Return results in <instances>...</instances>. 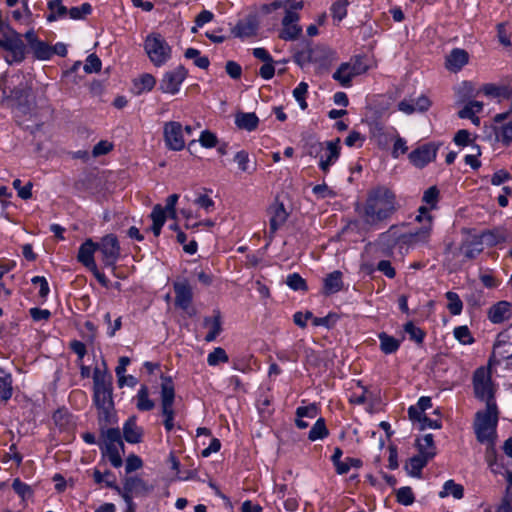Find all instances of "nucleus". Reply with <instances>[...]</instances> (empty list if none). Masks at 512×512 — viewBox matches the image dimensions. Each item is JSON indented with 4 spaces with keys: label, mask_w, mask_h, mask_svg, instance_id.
I'll use <instances>...</instances> for the list:
<instances>
[{
    "label": "nucleus",
    "mask_w": 512,
    "mask_h": 512,
    "mask_svg": "<svg viewBox=\"0 0 512 512\" xmlns=\"http://www.w3.org/2000/svg\"><path fill=\"white\" fill-rule=\"evenodd\" d=\"M396 211L395 193L386 186H378L368 193L363 208V219L368 225L376 226L388 220Z\"/></svg>",
    "instance_id": "f257e3e1"
},
{
    "label": "nucleus",
    "mask_w": 512,
    "mask_h": 512,
    "mask_svg": "<svg viewBox=\"0 0 512 512\" xmlns=\"http://www.w3.org/2000/svg\"><path fill=\"white\" fill-rule=\"evenodd\" d=\"M112 376L106 371L95 368L93 373V401L99 410L100 417L110 422L114 410L112 396Z\"/></svg>",
    "instance_id": "f03ea898"
},
{
    "label": "nucleus",
    "mask_w": 512,
    "mask_h": 512,
    "mask_svg": "<svg viewBox=\"0 0 512 512\" xmlns=\"http://www.w3.org/2000/svg\"><path fill=\"white\" fill-rule=\"evenodd\" d=\"M498 422V409L496 404H489L484 411L476 413L474 430L480 443H486L487 447H495L496 427Z\"/></svg>",
    "instance_id": "7ed1b4c3"
},
{
    "label": "nucleus",
    "mask_w": 512,
    "mask_h": 512,
    "mask_svg": "<svg viewBox=\"0 0 512 512\" xmlns=\"http://www.w3.org/2000/svg\"><path fill=\"white\" fill-rule=\"evenodd\" d=\"M368 69L366 57L357 55L352 57L349 62L342 63L333 73L332 78L339 82L341 86L350 87L352 79L366 73Z\"/></svg>",
    "instance_id": "20e7f679"
},
{
    "label": "nucleus",
    "mask_w": 512,
    "mask_h": 512,
    "mask_svg": "<svg viewBox=\"0 0 512 512\" xmlns=\"http://www.w3.org/2000/svg\"><path fill=\"white\" fill-rule=\"evenodd\" d=\"M162 384H161V414L164 417V428L167 432H171L174 427V400H175V390L174 385L169 377L162 376Z\"/></svg>",
    "instance_id": "39448f33"
},
{
    "label": "nucleus",
    "mask_w": 512,
    "mask_h": 512,
    "mask_svg": "<svg viewBox=\"0 0 512 512\" xmlns=\"http://www.w3.org/2000/svg\"><path fill=\"white\" fill-rule=\"evenodd\" d=\"M0 48L7 52L4 59L9 65L21 63L25 59L26 46L21 35L15 30L0 36Z\"/></svg>",
    "instance_id": "423d86ee"
},
{
    "label": "nucleus",
    "mask_w": 512,
    "mask_h": 512,
    "mask_svg": "<svg viewBox=\"0 0 512 512\" xmlns=\"http://www.w3.org/2000/svg\"><path fill=\"white\" fill-rule=\"evenodd\" d=\"M144 49L155 66H162L171 58V47L160 34L148 35Z\"/></svg>",
    "instance_id": "0eeeda50"
},
{
    "label": "nucleus",
    "mask_w": 512,
    "mask_h": 512,
    "mask_svg": "<svg viewBox=\"0 0 512 512\" xmlns=\"http://www.w3.org/2000/svg\"><path fill=\"white\" fill-rule=\"evenodd\" d=\"M473 389L476 398L489 404H496L489 368L479 367L473 374Z\"/></svg>",
    "instance_id": "6e6552de"
},
{
    "label": "nucleus",
    "mask_w": 512,
    "mask_h": 512,
    "mask_svg": "<svg viewBox=\"0 0 512 512\" xmlns=\"http://www.w3.org/2000/svg\"><path fill=\"white\" fill-rule=\"evenodd\" d=\"M404 226L405 225L390 226V228L387 231L379 235V245H381L385 249L392 250L395 246L399 244H413L421 242L418 238H416L415 232L403 233L402 227Z\"/></svg>",
    "instance_id": "1a4fd4ad"
},
{
    "label": "nucleus",
    "mask_w": 512,
    "mask_h": 512,
    "mask_svg": "<svg viewBox=\"0 0 512 512\" xmlns=\"http://www.w3.org/2000/svg\"><path fill=\"white\" fill-rule=\"evenodd\" d=\"M98 250L102 255V261L105 267L115 268V264L120 257V245L114 234L104 236L100 243H97Z\"/></svg>",
    "instance_id": "9d476101"
},
{
    "label": "nucleus",
    "mask_w": 512,
    "mask_h": 512,
    "mask_svg": "<svg viewBox=\"0 0 512 512\" xmlns=\"http://www.w3.org/2000/svg\"><path fill=\"white\" fill-rule=\"evenodd\" d=\"M163 138L169 150L181 151L185 147L183 126L180 122H166L163 126Z\"/></svg>",
    "instance_id": "9b49d317"
},
{
    "label": "nucleus",
    "mask_w": 512,
    "mask_h": 512,
    "mask_svg": "<svg viewBox=\"0 0 512 512\" xmlns=\"http://www.w3.org/2000/svg\"><path fill=\"white\" fill-rule=\"evenodd\" d=\"M173 288L175 292V305L184 310L189 316H193L196 311L191 305L193 292L188 281L175 282Z\"/></svg>",
    "instance_id": "f8f14e48"
},
{
    "label": "nucleus",
    "mask_w": 512,
    "mask_h": 512,
    "mask_svg": "<svg viewBox=\"0 0 512 512\" xmlns=\"http://www.w3.org/2000/svg\"><path fill=\"white\" fill-rule=\"evenodd\" d=\"M186 77L187 70L182 65L172 71L166 72L160 82L161 91L164 93L176 94Z\"/></svg>",
    "instance_id": "ddd939ff"
},
{
    "label": "nucleus",
    "mask_w": 512,
    "mask_h": 512,
    "mask_svg": "<svg viewBox=\"0 0 512 512\" xmlns=\"http://www.w3.org/2000/svg\"><path fill=\"white\" fill-rule=\"evenodd\" d=\"M152 490L143 479L137 476L127 477L124 480L123 488H121L120 495L125 502H131L132 494H145Z\"/></svg>",
    "instance_id": "4468645a"
},
{
    "label": "nucleus",
    "mask_w": 512,
    "mask_h": 512,
    "mask_svg": "<svg viewBox=\"0 0 512 512\" xmlns=\"http://www.w3.org/2000/svg\"><path fill=\"white\" fill-rule=\"evenodd\" d=\"M340 138H336L333 141H327L324 145V154L321 153L319 168L324 173H327L332 165L336 163V161L340 157Z\"/></svg>",
    "instance_id": "2eb2a0df"
},
{
    "label": "nucleus",
    "mask_w": 512,
    "mask_h": 512,
    "mask_svg": "<svg viewBox=\"0 0 512 512\" xmlns=\"http://www.w3.org/2000/svg\"><path fill=\"white\" fill-rule=\"evenodd\" d=\"M259 27V20L256 14H249L240 19L232 28L231 32L235 37L247 38L256 35Z\"/></svg>",
    "instance_id": "dca6fc26"
},
{
    "label": "nucleus",
    "mask_w": 512,
    "mask_h": 512,
    "mask_svg": "<svg viewBox=\"0 0 512 512\" xmlns=\"http://www.w3.org/2000/svg\"><path fill=\"white\" fill-rule=\"evenodd\" d=\"M437 150V145L427 143L412 151L409 155V159L415 166L424 167L436 158Z\"/></svg>",
    "instance_id": "f3484780"
},
{
    "label": "nucleus",
    "mask_w": 512,
    "mask_h": 512,
    "mask_svg": "<svg viewBox=\"0 0 512 512\" xmlns=\"http://www.w3.org/2000/svg\"><path fill=\"white\" fill-rule=\"evenodd\" d=\"M299 14H288L282 19V29L279 38L285 41H294L302 33V27L298 24Z\"/></svg>",
    "instance_id": "a211bd4d"
},
{
    "label": "nucleus",
    "mask_w": 512,
    "mask_h": 512,
    "mask_svg": "<svg viewBox=\"0 0 512 512\" xmlns=\"http://www.w3.org/2000/svg\"><path fill=\"white\" fill-rule=\"evenodd\" d=\"M487 317L493 324H501L512 318V303L502 300L493 304L487 311Z\"/></svg>",
    "instance_id": "6ab92c4d"
},
{
    "label": "nucleus",
    "mask_w": 512,
    "mask_h": 512,
    "mask_svg": "<svg viewBox=\"0 0 512 512\" xmlns=\"http://www.w3.org/2000/svg\"><path fill=\"white\" fill-rule=\"evenodd\" d=\"M430 210L431 208L428 205L420 206L418 209L419 214L416 217V220L422 223V226L415 231V235L423 243L428 241L432 231L433 217L430 214Z\"/></svg>",
    "instance_id": "aec40b11"
},
{
    "label": "nucleus",
    "mask_w": 512,
    "mask_h": 512,
    "mask_svg": "<svg viewBox=\"0 0 512 512\" xmlns=\"http://www.w3.org/2000/svg\"><path fill=\"white\" fill-rule=\"evenodd\" d=\"M30 89L17 87L11 91L10 101L14 109L22 114H26L30 110Z\"/></svg>",
    "instance_id": "412c9836"
},
{
    "label": "nucleus",
    "mask_w": 512,
    "mask_h": 512,
    "mask_svg": "<svg viewBox=\"0 0 512 512\" xmlns=\"http://www.w3.org/2000/svg\"><path fill=\"white\" fill-rule=\"evenodd\" d=\"M98 250L97 243L91 239H87L81 244L78 250L77 260L86 268H95L94 253Z\"/></svg>",
    "instance_id": "4be33fe9"
},
{
    "label": "nucleus",
    "mask_w": 512,
    "mask_h": 512,
    "mask_svg": "<svg viewBox=\"0 0 512 512\" xmlns=\"http://www.w3.org/2000/svg\"><path fill=\"white\" fill-rule=\"evenodd\" d=\"M469 55L464 49L455 48L447 56L445 66L448 70L457 72L468 63Z\"/></svg>",
    "instance_id": "5701e85b"
},
{
    "label": "nucleus",
    "mask_w": 512,
    "mask_h": 512,
    "mask_svg": "<svg viewBox=\"0 0 512 512\" xmlns=\"http://www.w3.org/2000/svg\"><path fill=\"white\" fill-rule=\"evenodd\" d=\"M123 437L131 444H137L142 441L143 429L137 425L136 417H130L123 425Z\"/></svg>",
    "instance_id": "b1692460"
},
{
    "label": "nucleus",
    "mask_w": 512,
    "mask_h": 512,
    "mask_svg": "<svg viewBox=\"0 0 512 512\" xmlns=\"http://www.w3.org/2000/svg\"><path fill=\"white\" fill-rule=\"evenodd\" d=\"M215 315L213 317H205L203 319V325L206 328H209V332L205 336L206 342L214 341L219 334L222 332V322L221 315L219 311H214Z\"/></svg>",
    "instance_id": "393cba45"
},
{
    "label": "nucleus",
    "mask_w": 512,
    "mask_h": 512,
    "mask_svg": "<svg viewBox=\"0 0 512 512\" xmlns=\"http://www.w3.org/2000/svg\"><path fill=\"white\" fill-rule=\"evenodd\" d=\"M52 418L55 425L62 431H72L75 428L74 417L67 409L56 410Z\"/></svg>",
    "instance_id": "a878e982"
},
{
    "label": "nucleus",
    "mask_w": 512,
    "mask_h": 512,
    "mask_svg": "<svg viewBox=\"0 0 512 512\" xmlns=\"http://www.w3.org/2000/svg\"><path fill=\"white\" fill-rule=\"evenodd\" d=\"M323 283V293L325 295H331L341 291L343 288L342 273L338 270L329 273L324 278Z\"/></svg>",
    "instance_id": "bb28decb"
},
{
    "label": "nucleus",
    "mask_w": 512,
    "mask_h": 512,
    "mask_svg": "<svg viewBox=\"0 0 512 512\" xmlns=\"http://www.w3.org/2000/svg\"><path fill=\"white\" fill-rule=\"evenodd\" d=\"M270 214V233L274 234L279 229V227L286 222L288 215L283 204H276L272 206L270 209Z\"/></svg>",
    "instance_id": "cd10ccee"
},
{
    "label": "nucleus",
    "mask_w": 512,
    "mask_h": 512,
    "mask_svg": "<svg viewBox=\"0 0 512 512\" xmlns=\"http://www.w3.org/2000/svg\"><path fill=\"white\" fill-rule=\"evenodd\" d=\"M150 217L153 223L149 231H151L155 237H158L166 221L165 210L160 204H157L153 207Z\"/></svg>",
    "instance_id": "c85d7f7f"
},
{
    "label": "nucleus",
    "mask_w": 512,
    "mask_h": 512,
    "mask_svg": "<svg viewBox=\"0 0 512 512\" xmlns=\"http://www.w3.org/2000/svg\"><path fill=\"white\" fill-rule=\"evenodd\" d=\"M50 13L46 19L48 22H54L58 19H64L68 16V9L63 5L62 0H50L47 4Z\"/></svg>",
    "instance_id": "c756f323"
},
{
    "label": "nucleus",
    "mask_w": 512,
    "mask_h": 512,
    "mask_svg": "<svg viewBox=\"0 0 512 512\" xmlns=\"http://www.w3.org/2000/svg\"><path fill=\"white\" fill-rule=\"evenodd\" d=\"M12 383L11 374L0 368V401L7 402L12 397Z\"/></svg>",
    "instance_id": "7c9ffc66"
},
{
    "label": "nucleus",
    "mask_w": 512,
    "mask_h": 512,
    "mask_svg": "<svg viewBox=\"0 0 512 512\" xmlns=\"http://www.w3.org/2000/svg\"><path fill=\"white\" fill-rule=\"evenodd\" d=\"M259 119L255 113H238L235 118V124L240 129L253 131L257 128Z\"/></svg>",
    "instance_id": "2f4dec72"
},
{
    "label": "nucleus",
    "mask_w": 512,
    "mask_h": 512,
    "mask_svg": "<svg viewBox=\"0 0 512 512\" xmlns=\"http://www.w3.org/2000/svg\"><path fill=\"white\" fill-rule=\"evenodd\" d=\"M418 454L432 459L436 455V447L432 434H426L417 440Z\"/></svg>",
    "instance_id": "473e14b6"
},
{
    "label": "nucleus",
    "mask_w": 512,
    "mask_h": 512,
    "mask_svg": "<svg viewBox=\"0 0 512 512\" xmlns=\"http://www.w3.org/2000/svg\"><path fill=\"white\" fill-rule=\"evenodd\" d=\"M486 96L494 98H506L512 97V90L507 86H498L492 83L484 84L480 90Z\"/></svg>",
    "instance_id": "72a5a7b5"
},
{
    "label": "nucleus",
    "mask_w": 512,
    "mask_h": 512,
    "mask_svg": "<svg viewBox=\"0 0 512 512\" xmlns=\"http://www.w3.org/2000/svg\"><path fill=\"white\" fill-rule=\"evenodd\" d=\"M452 495L455 499H462L464 496V487L461 484H457L454 480H447L442 490L439 492L440 498H446Z\"/></svg>",
    "instance_id": "f704fd0d"
},
{
    "label": "nucleus",
    "mask_w": 512,
    "mask_h": 512,
    "mask_svg": "<svg viewBox=\"0 0 512 512\" xmlns=\"http://www.w3.org/2000/svg\"><path fill=\"white\" fill-rule=\"evenodd\" d=\"M136 407L140 411H150L154 408V402L149 398L148 387L142 385L136 395Z\"/></svg>",
    "instance_id": "c9c22d12"
},
{
    "label": "nucleus",
    "mask_w": 512,
    "mask_h": 512,
    "mask_svg": "<svg viewBox=\"0 0 512 512\" xmlns=\"http://www.w3.org/2000/svg\"><path fill=\"white\" fill-rule=\"evenodd\" d=\"M430 458L417 454L410 458L409 464L407 465L409 475L413 477H420L423 468L427 465Z\"/></svg>",
    "instance_id": "e433bc0d"
},
{
    "label": "nucleus",
    "mask_w": 512,
    "mask_h": 512,
    "mask_svg": "<svg viewBox=\"0 0 512 512\" xmlns=\"http://www.w3.org/2000/svg\"><path fill=\"white\" fill-rule=\"evenodd\" d=\"M101 448L104 450L103 454L107 456L113 467L119 468L122 466L123 460L120 452L124 451V445L118 447L116 445H107Z\"/></svg>",
    "instance_id": "4c0bfd02"
},
{
    "label": "nucleus",
    "mask_w": 512,
    "mask_h": 512,
    "mask_svg": "<svg viewBox=\"0 0 512 512\" xmlns=\"http://www.w3.org/2000/svg\"><path fill=\"white\" fill-rule=\"evenodd\" d=\"M380 349L385 354H393L400 347V341L386 333L379 334Z\"/></svg>",
    "instance_id": "58836bf2"
},
{
    "label": "nucleus",
    "mask_w": 512,
    "mask_h": 512,
    "mask_svg": "<svg viewBox=\"0 0 512 512\" xmlns=\"http://www.w3.org/2000/svg\"><path fill=\"white\" fill-rule=\"evenodd\" d=\"M329 431L326 427V423L324 418H319L315 422V424L312 426V428L309 431L308 439L310 441H316L320 439H324L328 436Z\"/></svg>",
    "instance_id": "ea45409f"
},
{
    "label": "nucleus",
    "mask_w": 512,
    "mask_h": 512,
    "mask_svg": "<svg viewBox=\"0 0 512 512\" xmlns=\"http://www.w3.org/2000/svg\"><path fill=\"white\" fill-rule=\"evenodd\" d=\"M486 462L493 474H502L503 464L499 462L495 447H487L485 453Z\"/></svg>",
    "instance_id": "a19ab883"
},
{
    "label": "nucleus",
    "mask_w": 512,
    "mask_h": 512,
    "mask_svg": "<svg viewBox=\"0 0 512 512\" xmlns=\"http://www.w3.org/2000/svg\"><path fill=\"white\" fill-rule=\"evenodd\" d=\"M156 84V80L151 74H143L138 79L134 80V86L137 89V93L140 94L145 91H151Z\"/></svg>",
    "instance_id": "79ce46f5"
},
{
    "label": "nucleus",
    "mask_w": 512,
    "mask_h": 512,
    "mask_svg": "<svg viewBox=\"0 0 512 512\" xmlns=\"http://www.w3.org/2000/svg\"><path fill=\"white\" fill-rule=\"evenodd\" d=\"M483 110V103L480 101H468V103L458 112L461 119L472 118Z\"/></svg>",
    "instance_id": "37998d69"
},
{
    "label": "nucleus",
    "mask_w": 512,
    "mask_h": 512,
    "mask_svg": "<svg viewBox=\"0 0 512 512\" xmlns=\"http://www.w3.org/2000/svg\"><path fill=\"white\" fill-rule=\"evenodd\" d=\"M103 445L123 446L121 432L118 428H109L102 431Z\"/></svg>",
    "instance_id": "c03bdc74"
},
{
    "label": "nucleus",
    "mask_w": 512,
    "mask_h": 512,
    "mask_svg": "<svg viewBox=\"0 0 512 512\" xmlns=\"http://www.w3.org/2000/svg\"><path fill=\"white\" fill-rule=\"evenodd\" d=\"M31 49L33 50L35 57L40 60H48L53 55L52 47L41 40L34 42V45L31 47Z\"/></svg>",
    "instance_id": "a18cd8bd"
},
{
    "label": "nucleus",
    "mask_w": 512,
    "mask_h": 512,
    "mask_svg": "<svg viewBox=\"0 0 512 512\" xmlns=\"http://www.w3.org/2000/svg\"><path fill=\"white\" fill-rule=\"evenodd\" d=\"M461 250L467 259H474L483 251V247L477 238L473 237L471 241L462 246Z\"/></svg>",
    "instance_id": "49530a36"
},
{
    "label": "nucleus",
    "mask_w": 512,
    "mask_h": 512,
    "mask_svg": "<svg viewBox=\"0 0 512 512\" xmlns=\"http://www.w3.org/2000/svg\"><path fill=\"white\" fill-rule=\"evenodd\" d=\"M342 455V450L339 447H336L333 455L331 456V461L335 466L336 472L340 475L346 474L350 470V465L348 464L347 459L342 461Z\"/></svg>",
    "instance_id": "de8ad7c7"
},
{
    "label": "nucleus",
    "mask_w": 512,
    "mask_h": 512,
    "mask_svg": "<svg viewBox=\"0 0 512 512\" xmlns=\"http://www.w3.org/2000/svg\"><path fill=\"white\" fill-rule=\"evenodd\" d=\"M185 57L187 59H193L194 64L201 68V69H207L209 67L210 61L207 56H201L200 51L195 48H188L185 51Z\"/></svg>",
    "instance_id": "09e8293b"
},
{
    "label": "nucleus",
    "mask_w": 512,
    "mask_h": 512,
    "mask_svg": "<svg viewBox=\"0 0 512 512\" xmlns=\"http://www.w3.org/2000/svg\"><path fill=\"white\" fill-rule=\"evenodd\" d=\"M478 240V242L481 243V246L483 247V244H486L487 246H495L498 243L502 242L504 238L502 235L494 232V231H484L481 235L475 236Z\"/></svg>",
    "instance_id": "8fccbe9b"
},
{
    "label": "nucleus",
    "mask_w": 512,
    "mask_h": 512,
    "mask_svg": "<svg viewBox=\"0 0 512 512\" xmlns=\"http://www.w3.org/2000/svg\"><path fill=\"white\" fill-rule=\"evenodd\" d=\"M229 361V357L226 351L222 347H216L207 356V363L209 366H216L219 363H226Z\"/></svg>",
    "instance_id": "3c124183"
},
{
    "label": "nucleus",
    "mask_w": 512,
    "mask_h": 512,
    "mask_svg": "<svg viewBox=\"0 0 512 512\" xmlns=\"http://www.w3.org/2000/svg\"><path fill=\"white\" fill-rule=\"evenodd\" d=\"M448 300L447 308L452 315H459L463 309V303L457 293L449 291L446 293Z\"/></svg>",
    "instance_id": "603ef678"
},
{
    "label": "nucleus",
    "mask_w": 512,
    "mask_h": 512,
    "mask_svg": "<svg viewBox=\"0 0 512 512\" xmlns=\"http://www.w3.org/2000/svg\"><path fill=\"white\" fill-rule=\"evenodd\" d=\"M404 331L409 335V338L417 344H422L426 333L419 327L415 326L413 322H407L404 325Z\"/></svg>",
    "instance_id": "864d4df0"
},
{
    "label": "nucleus",
    "mask_w": 512,
    "mask_h": 512,
    "mask_svg": "<svg viewBox=\"0 0 512 512\" xmlns=\"http://www.w3.org/2000/svg\"><path fill=\"white\" fill-rule=\"evenodd\" d=\"M396 500L398 503L409 506L414 503L415 497L414 493L409 486L401 487L396 492Z\"/></svg>",
    "instance_id": "5fc2aeb1"
},
{
    "label": "nucleus",
    "mask_w": 512,
    "mask_h": 512,
    "mask_svg": "<svg viewBox=\"0 0 512 512\" xmlns=\"http://www.w3.org/2000/svg\"><path fill=\"white\" fill-rule=\"evenodd\" d=\"M91 12L92 6L89 3H83L80 6L68 9V16L73 20H80L91 14Z\"/></svg>",
    "instance_id": "6e6d98bb"
},
{
    "label": "nucleus",
    "mask_w": 512,
    "mask_h": 512,
    "mask_svg": "<svg viewBox=\"0 0 512 512\" xmlns=\"http://www.w3.org/2000/svg\"><path fill=\"white\" fill-rule=\"evenodd\" d=\"M307 92L308 84L305 82H300L297 85V87L293 90V96L302 110H305L308 107V104L306 102Z\"/></svg>",
    "instance_id": "4d7b16f0"
},
{
    "label": "nucleus",
    "mask_w": 512,
    "mask_h": 512,
    "mask_svg": "<svg viewBox=\"0 0 512 512\" xmlns=\"http://www.w3.org/2000/svg\"><path fill=\"white\" fill-rule=\"evenodd\" d=\"M12 488L22 498L23 501L30 499L33 495L31 487L28 484L22 482L19 478L13 480Z\"/></svg>",
    "instance_id": "13d9d810"
},
{
    "label": "nucleus",
    "mask_w": 512,
    "mask_h": 512,
    "mask_svg": "<svg viewBox=\"0 0 512 512\" xmlns=\"http://www.w3.org/2000/svg\"><path fill=\"white\" fill-rule=\"evenodd\" d=\"M286 284L295 291H307V283L298 273L289 274L286 278Z\"/></svg>",
    "instance_id": "bf43d9fd"
},
{
    "label": "nucleus",
    "mask_w": 512,
    "mask_h": 512,
    "mask_svg": "<svg viewBox=\"0 0 512 512\" xmlns=\"http://www.w3.org/2000/svg\"><path fill=\"white\" fill-rule=\"evenodd\" d=\"M423 203L428 205L431 209L436 208L439 201V190L436 186L429 187L423 194Z\"/></svg>",
    "instance_id": "052dcab7"
},
{
    "label": "nucleus",
    "mask_w": 512,
    "mask_h": 512,
    "mask_svg": "<svg viewBox=\"0 0 512 512\" xmlns=\"http://www.w3.org/2000/svg\"><path fill=\"white\" fill-rule=\"evenodd\" d=\"M454 336L461 344L464 345L472 344L474 342V338L467 326L456 327L454 329Z\"/></svg>",
    "instance_id": "680f3d73"
},
{
    "label": "nucleus",
    "mask_w": 512,
    "mask_h": 512,
    "mask_svg": "<svg viewBox=\"0 0 512 512\" xmlns=\"http://www.w3.org/2000/svg\"><path fill=\"white\" fill-rule=\"evenodd\" d=\"M13 187L17 190L18 196L23 199L27 200L32 197V183L29 182L25 186H21V180L15 179L13 181Z\"/></svg>",
    "instance_id": "e2e57ef3"
},
{
    "label": "nucleus",
    "mask_w": 512,
    "mask_h": 512,
    "mask_svg": "<svg viewBox=\"0 0 512 512\" xmlns=\"http://www.w3.org/2000/svg\"><path fill=\"white\" fill-rule=\"evenodd\" d=\"M86 73L99 72L101 70V60L95 54H91L87 57L84 65Z\"/></svg>",
    "instance_id": "0e129e2a"
},
{
    "label": "nucleus",
    "mask_w": 512,
    "mask_h": 512,
    "mask_svg": "<svg viewBox=\"0 0 512 512\" xmlns=\"http://www.w3.org/2000/svg\"><path fill=\"white\" fill-rule=\"evenodd\" d=\"M199 142L205 148H213L217 145L218 140L214 133L205 130L201 133Z\"/></svg>",
    "instance_id": "69168bd1"
},
{
    "label": "nucleus",
    "mask_w": 512,
    "mask_h": 512,
    "mask_svg": "<svg viewBox=\"0 0 512 512\" xmlns=\"http://www.w3.org/2000/svg\"><path fill=\"white\" fill-rule=\"evenodd\" d=\"M497 138L504 144L508 145L512 142V120L501 127Z\"/></svg>",
    "instance_id": "338daca9"
},
{
    "label": "nucleus",
    "mask_w": 512,
    "mask_h": 512,
    "mask_svg": "<svg viewBox=\"0 0 512 512\" xmlns=\"http://www.w3.org/2000/svg\"><path fill=\"white\" fill-rule=\"evenodd\" d=\"M143 466V462L141 458L135 454H131L126 459L125 471L126 473H131L140 469Z\"/></svg>",
    "instance_id": "774afa93"
}]
</instances>
